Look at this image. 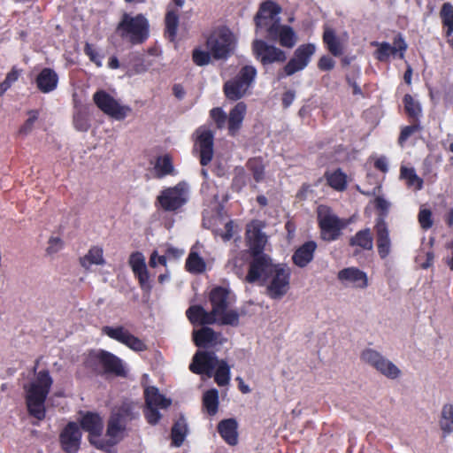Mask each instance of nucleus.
Listing matches in <instances>:
<instances>
[{"mask_svg":"<svg viewBox=\"0 0 453 453\" xmlns=\"http://www.w3.org/2000/svg\"><path fill=\"white\" fill-rule=\"evenodd\" d=\"M361 359L388 379H396L401 374L400 369L395 364L372 349L363 350Z\"/></svg>","mask_w":453,"mask_h":453,"instance_id":"obj_12","label":"nucleus"},{"mask_svg":"<svg viewBox=\"0 0 453 453\" xmlns=\"http://www.w3.org/2000/svg\"><path fill=\"white\" fill-rule=\"evenodd\" d=\"M21 74V70L16 66H12L11 71L7 73L4 81L0 83V96H3L16 82Z\"/></svg>","mask_w":453,"mask_h":453,"instance_id":"obj_53","label":"nucleus"},{"mask_svg":"<svg viewBox=\"0 0 453 453\" xmlns=\"http://www.w3.org/2000/svg\"><path fill=\"white\" fill-rule=\"evenodd\" d=\"M317 219L320 238L327 242L338 240L346 226L343 220L334 213L331 207L324 204L317 208Z\"/></svg>","mask_w":453,"mask_h":453,"instance_id":"obj_6","label":"nucleus"},{"mask_svg":"<svg viewBox=\"0 0 453 453\" xmlns=\"http://www.w3.org/2000/svg\"><path fill=\"white\" fill-rule=\"evenodd\" d=\"M116 32L122 39L127 40L132 45L145 42L150 36V24L143 14L133 17L125 12L118 23Z\"/></svg>","mask_w":453,"mask_h":453,"instance_id":"obj_3","label":"nucleus"},{"mask_svg":"<svg viewBox=\"0 0 453 453\" xmlns=\"http://www.w3.org/2000/svg\"><path fill=\"white\" fill-rule=\"evenodd\" d=\"M219 391L211 388L204 392L202 400L203 410L211 417L215 416L219 411Z\"/></svg>","mask_w":453,"mask_h":453,"instance_id":"obj_39","label":"nucleus"},{"mask_svg":"<svg viewBox=\"0 0 453 453\" xmlns=\"http://www.w3.org/2000/svg\"><path fill=\"white\" fill-rule=\"evenodd\" d=\"M372 45L377 46L374 52L375 58L380 62H388L390 56L398 54L400 58H403L404 54L408 49V45L402 34L398 33L393 40V45L387 42H373Z\"/></svg>","mask_w":453,"mask_h":453,"instance_id":"obj_15","label":"nucleus"},{"mask_svg":"<svg viewBox=\"0 0 453 453\" xmlns=\"http://www.w3.org/2000/svg\"><path fill=\"white\" fill-rule=\"evenodd\" d=\"M440 427L443 436H447L453 432V405L450 403L444 404L441 410L440 420Z\"/></svg>","mask_w":453,"mask_h":453,"instance_id":"obj_43","label":"nucleus"},{"mask_svg":"<svg viewBox=\"0 0 453 453\" xmlns=\"http://www.w3.org/2000/svg\"><path fill=\"white\" fill-rule=\"evenodd\" d=\"M93 101L104 113L117 120L124 119L132 111L127 105H120L113 96L103 89L93 95Z\"/></svg>","mask_w":453,"mask_h":453,"instance_id":"obj_10","label":"nucleus"},{"mask_svg":"<svg viewBox=\"0 0 453 453\" xmlns=\"http://www.w3.org/2000/svg\"><path fill=\"white\" fill-rule=\"evenodd\" d=\"M186 316L192 325H212L218 322V319L211 311H206L205 309L199 304L191 305L186 311Z\"/></svg>","mask_w":453,"mask_h":453,"instance_id":"obj_27","label":"nucleus"},{"mask_svg":"<svg viewBox=\"0 0 453 453\" xmlns=\"http://www.w3.org/2000/svg\"><path fill=\"white\" fill-rule=\"evenodd\" d=\"M102 331L109 338L117 341L135 352H142L148 349L146 343L142 340L131 334L123 326L115 327L105 326Z\"/></svg>","mask_w":453,"mask_h":453,"instance_id":"obj_13","label":"nucleus"},{"mask_svg":"<svg viewBox=\"0 0 453 453\" xmlns=\"http://www.w3.org/2000/svg\"><path fill=\"white\" fill-rule=\"evenodd\" d=\"M188 434V424L185 417L183 415H180L179 418L174 422L172 431H171V437L173 444L180 447Z\"/></svg>","mask_w":453,"mask_h":453,"instance_id":"obj_40","label":"nucleus"},{"mask_svg":"<svg viewBox=\"0 0 453 453\" xmlns=\"http://www.w3.org/2000/svg\"><path fill=\"white\" fill-rule=\"evenodd\" d=\"M337 278L344 284L356 288H365L368 286L367 274L357 267H347L339 271Z\"/></svg>","mask_w":453,"mask_h":453,"instance_id":"obj_24","label":"nucleus"},{"mask_svg":"<svg viewBox=\"0 0 453 453\" xmlns=\"http://www.w3.org/2000/svg\"><path fill=\"white\" fill-rule=\"evenodd\" d=\"M28 119L19 127L18 134L26 136L32 132L35 122L38 119L39 111L37 110H30L27 111Z\"/></svg>","mask_w":453,"mask_h":453,"instance_id":"obj_55","label":"nucleus"},{"mask_svg":"<svg viewBox=\"0 0 453 453\" xmlns=\"http://www.w3.org/2000/svg\"><path fill=\"white\" fill-rule=\"evenodd\" d=\"M316 249L317 243L314 241L305 242L294 252L293 263L301 268L307 266L312 261Z\"/></svg>","mask_w":453,"mask_h":453,"instance_id":"obj_28","label":"nucleus"},{"mask_svg":"<svg viewBox=\"0 0 453 453\" xmlns=\"http://www.w3.org/2000/svg\"><path fill=\"white\" fill-rule=\"evenodd\" d=\"M211 118L213 119V121L216 124L217 128L222 129L226 122L227 117L225 111L219 108L215 107L212 108L210 111Z\"/></svg>","mask_w":453,"mask_h":453,"instance_id":"obj_59","label":"nucleus"},{"mask_svg":"<svg viewBox=\"0 0 453 453\" xmlns=\"http://www.w3.org/2000/svg\"><path fill=\"white\" fill-rule=\"evenodd\" d=\"M49 247L47 248V252L49 254L55 253L58 251L62 247V241L58 237H51L49 241Z\"/></svg>","mask_w":453,"mask_h":453,"instance_id":"obj_64","label":"nucleus"},{"mask_svg":"<svg viewBox=\"0 0 453 453\" xmlns=\"http://www.w3.org/2000/svg\"><path fill=\"white\" fill-rule=\"evenodd\" d=\"M214 373V380L219 387H225L230 380V366L225 360H219Z\"/></svg>","mask_w":453,"mask_h":453,"instance_id":"obj_49","label":"nucleus"},{"mask_svg":"<svg viewBox=\"0 0 453 453\" xmlns=\"http://www.w3.org/2000/svg\"><path fill=\"white\" fill-rule=\"evenodd\" d=\"M230 295L228 288L217 286L210 291L209 301L211 305V311L219 324L237 326L240 321L239 312L236 310H227L231 299Z\"/></svg>","mask_w":453,"mask_h":453,"instance_id":"obj_4","label":"nucleus"},{"mask_svg":"<svg viewBox=\"0 0 453 453\" xmlns=\"http://www.w3.org/2000/svg\"><path fill=\"white\" fill-rule=\"evenodd\" d=\"M335 62L329 56L324 55L318 61V68L321 71H330L334 67Z\"/></svg>","mask_w":453,"mask_h":453,"instance_id":"obj_61","label":"nucleus"},{"mask_svg":"<svg viewBox=\"0 0 453 453\" xmlns=\"http://www.w3.org/2000/svg\"><path fill=\"white\" fill-rule=\"evenodd\" d=\"M247 106L245 103L239 102L230 111L229 117L227 119L228 123V131L231 135H234L236 132L240 129L241 125L243 121L245 113H246Z\"/></svg>","mask_w":453,"mask_h":453,"instance_id":"obj_32","label":"nucleus"},{"mask_svg":"<svg viewBox=\"0 0 453 453\" xmlns=\"http://www.w3.org/2000/svg\"><path fill=\"white\" fill-rule=\"evenodd\" d=\"M251 257L245 280L249 283H266L277 265L273 263L267 254H251Z\"/></svg>","mask_w":453,"mask_h":453,"instance_id":"obj_8","label":"nucleus"},{"mask_svg":"<svg viewBox=\"0 0 453 453\" xmlns=\"http://www.w3.org/2000/svg\"><path fill=\"white\" fill-rule=\"evenodd\" d=\"M129 265L139 281L141 288L150 292L152 287L150 284V275L142 253L139 251L133 252L129 257Z\"/></svg>","mask_w":453,"mask_h":453,"instance_id":"obj_22","label":"nucleus"},{"mask_svg":"<svg viewBox=\"0 0 453 453\" xmlns=\"http://www.w3.org/2000/svg\"><path fill=\"white\" fill-rule=\"evenodd\" d=\"M84 52L88 57L89 60L95 63L97 66H101V61L98 53L89 43L84 46Z\"/></svg>","mask_w":453,"mask_h":453,"instance_id":"obj_62","label":"nucleus"},{"mask_svg":"<svg viewBox=\"0 0 453 453\" xmlns=\"http://www.w3.org/2000/svg\"><path fill=\"white\" fill-rule=\"evenodd\" d=\"M315 45L312 43L302 44L295 50L293 57L298 60L303 67H306L312 55L315 53Z\"/></svg>","mask_w":453,"mask_h":453,"instance_id":"obj_48","label":"nucleus"},{"mask_svg":"<svg viewBox=\"0 0 453 453\" xmlns=\"http://www.w3.org/2000/svg\"><path fill=\"white\" fill-rule=\"evenodd\" d=\"M266 38L271 42H279L280 46L288 49L293 48L297 41L294 29L290 26L279 23L277 20L268 28Z\"/></svg>","mask_w":453,"mask_h":453,"instance_id":"obj_20","label":"nucleus"},{"mask_svg":"<svg viewBox=\"0 0 453 453\" xmlns=\"http://www.w3.org/2000/svg\"><path fill=\"white\" fill-rule=\"evenodd\" d=\"M235 45L234 35L226 27L213 30L205 40V47L215 60L227 59L234 53Z\"/></svg>","mask_w":453,"mask_h":453,"instance_id":"obj_5","label":"nucleus"},{"mask_svg":"<svg viewBox=\"0 0 453 453\" xmlns=\"http://www.w3.org/2000/svg\"><path fill=\"white\" fill-rule=\"evenodd\" d=\"M257 74V72L255 66L246 65L240 69L234 78L250 89L256 80Z\"/></svg>","mask_w":453,"mask_h":453,"instance_id":"obj_47","label":"nucleus"},{"mask_svg":"<svg viewBox=\"0 0 453 453\" xmlns=\"http://www.w3.org/2000/svg\"><path fill=\"white\" fill-rule=\"evenodd\" d=\"M405 113L411 120H419L422 113L420 104L416 101L410 94H406L403 98Z\"/></svg>","mask_w":453,"mask_h":453,"instance_id":"obj_45","label":"nucleus"},{"mask_svg":"<svg viewBox=\"0 0 453 453\" xmlns=\"http://www.w3.org/2000/svg\"><path fill=\"white\" fill-rule=\"evenodd\" d=\"M218 358L214 352L198 350L189 365V370L195 374L211 375L216 367Z\"/></svg>","mask_w":453,"mask_h":453,"instance_id":"obj_21","label":"nucleus"},{"mask_svg":"<svg viewBox=\"0 0 453 453\" xmlns=\"http://www.w3.org/2000/svg\"><path fill=\"white\" fill-rule=\"evenodd\" d=\"M251 50L254 58L265 70L269 65L282 64L287 60V54L283 50L262 39L253 40Z\"/></svg>","mask_w":453,"mask_h":453,"instance_id":"obj_7","label":"nucleus"},{"mask_svg":"<svg viewBox=\"0 0 453 453\" xmlns=\"http://www.w3.org/2000/svg\"><path fill=\"white\" fill-rule=\"evenodd\" d=\"M323 42L327 50L334 57L343 54V45L341 39L336 35L334 29L326 27L323 33Z\"/></svg>","mask_w":453,"mask_h":453,"instance_id":"obj_35","label":"nucleus"},{"mask_svg":"<svg viewBox=\"0 0 453 453\" xmlns=\"http://www.w3.org/2000/svg\"><path fill=\"white\" fill-rule=\"evenodd\" d=\"M349 246L358 247L363 250H371L373 246V239L370 228L357 231L349 242Z\"/></svg>","mask_w":453,"mask_h":453,"instance_id":"obj_37","label":"nucleus"},{"mask_svg":"<svg viewBox=\"0 0 453 453\" xmlns=\"http://www.w3.org/2000/svg\"><path fill=\"white\" fill-rule=\"evenodd\" d=\"M185 267L191 273H201L205 270V263L198 253L190 252L186 260Z\"/></svg>","mask_w":453,"mask_h":453,"instance_id":"obj_50","label":"nucleus"},{"mask_svg":"<svg viewBox=\"0 0 453 453\" xmlns=\"http://www.w3.org/2000/svg\"><path fill=\"white\" fill-rule=\"evenodd\" d=\"M324 178L326 184L336 191H344L348 187L347 174L341 168L334 171H326Z\"/></svg>","mask_w":453,"mask_h":453,"instance_id":"obj_34","label":"nucleus"},{"mask_svg":"<svg viewBox=\"0 0 453 453\" xmlns=\"http://www.w3.org/2000/svg\"><path fill=\"white\" fill-rule=\"evenodd\" d=\"M303 67L298 60H296L294 57L291 58L288 62L285 65L283 69L277 73L278 81L285 78L286 76H291L295 74L296 72L303 70Z\"/></svg>","mask_w":453,"mask_h":453,"instance_id":"obj_52","label":"nucleus"},{"mask_svg":"<svg viewBox=\"0 0 453 453\" xmlns=\"http://www.w3.org/2000/svg\"><path fill=\"white\" fill-rule=\"evenodd\" d=\"M441 23L445 28L446 37H450L453 33V5L450 3H444L440 11Z\"/></svg>","mask_w":453,"mask_h":453,"instance_id":"obj_46","label":"nucleus"},{"mask_svg":"<svg viewBox=\"0 0 453 453\" xmlns=\"http://www.w3.org/2000/svg\"><path fill=\"white\" fill-rule=\"evenodd\" d=\"M247 169L252 173L253 179L259 183L264 180L265 173V165L261 157H254L246 162Z\"/></svg>","mask_w":453,"mask_h":453,"instance_id":"obj_44","label":"nucleus"},{"mask_svg":"<svg viewBox=\"0 0 453 453\" xmlns=\"http://www.w3.org/2000/svg\"><path fill=\"white\" fill-rule=\"evenodd\" d=\"M165 35L173 42L177 35L179 27V13L175 10H168L165 18Z\"/></svg>","mask_w":453,"mask_h":453,"instance_id":"obj_42","label":"nucleus"},{"mask_svg":"<svg viewBox=\"0 0 453 453\" xmlns=\"http://www.w3.org/2000/svg\"><path fill=\"white\" fill-rule=\"evenodd\" d=\"M157 199L165 211H176L187 203L184 189L180 185L162 190Z\"/></svg>","mask_w":453,"mask_h":453,"instance_id":"obj_19","label":"nucleus"},{"mask_svg":"<svg viewBox=\"0 0 453 453\" xmlns=\"http://www.w3.org/2000/svg\"><path fill=\"white\" fill-rule=\"evenodd\" d=\"M156 177L158 179L164 178L166 175H173L175 173L172 157L168 154L157 157L154 166Z\"/></svg>","mask_w":453,"mask_h":453,"instance_id":"obj_41","label":"nucleus"},{"mask_svg":"<svg viewBox=\"0 0 453 453\" xmlns=\"http://www.w3.org/2000/svg\"><path fill=\"white\" fill-rule=\"evenodd\" d=\"M80 264L85 269H88L92 265H104L103 249L99 246H92L84 257H80Z\"/></svg>","mask_w":453,"mask_h":453,"instance_id":"obj_38","label":"nucleus"},{"mask_svg":"<svg viewBox=\"0 0 453 453\" xmlns=\"http://www.w3.org/2000/svg\"><path fill=\"white\" fill-rule=\"evenodd\" d=\"M212 54L211 50H204L201 47H196L192 50V61L197 66H204L211 62Z\"/></svg>","mask_w":453,"mask_h":453,"instance_id":"obj_51","label":"nucleus"},{"mask_svg":"<svg viewBox=\"0 0 453 453\" xmlns=\"http://www.w3.org/2000/svg\"><path fill=\"white\" fill-rule=\"evenodd\" d=\"M73 125L78 131L86 132L90 127L89 119L86 112L77 111L73 115Z\"/></svg>","mask_w":453,"mask_h":453,"instance_id":"obj_57","label":"nucleus"},{"mask_svg":"<svg viewBox=\"0 0 453 453\" xmlns=\"http://www.w3.org/2000/svg\"><path fill=\"white\" fill-rule=\"evenodd\" d=\"M80 428L88 434V441L96 449L107 450L108 448L99 447L101 442H108V440H99L104 431V420L98 412L86 411L81 413Z\"/></svg>","mask_w":453,"mask_h":453,"instance_id":"obj_9","label":"nucleus"},{"mask_svg":"<svg viewBox=\"0 0 453 453\" xmlns=\"http://www.w3.org/2000/svg\"><path fill=\"white\" fill-rule=\"evenodd\" d=\"M290 281V271L284 265L278 264L270 274L267 281L266 295L272 299H280L288 288Z\"/></svg>","mask_w":453,"mask_h":453,"instance_id":"obj_11","label":"nucleus"},{"mask_svg":"<svg viewBox=\"0 0 453 453\" xmlns=\"http://www.w3.org/2000/svg\"><path fill=\"white\" fill-rule=\"evenodd\" d=\"M422 129V127L419 123V120H412V123L409 126H405L401 129L398 143L403 145L412 134L417 132H419Z\"/></svg>","mask_w":453,"mask_h":453,"instance_id":"obj_54","label":"nucleus"},{"mask_svg":"<svg viewBox=\"0 0 453 453\" xmlns=\"http://www.w3.org/2000/svg\"><path fill=\"white\" fill-rule=\"evenodd\" d=\"M238 424L234 418H226L218 424V432L222 439L229 445L234 446L238 442Z\"/></svg>","mask_w":453,"mask_h":453,"instance_id":"obj_29","label":"nucleus"},{"mask_svg":"<svg viewBox=\"0 0 453 453\" xmlns=\"http://www.w3.org/2000/svg\"><path fill=\"white\" fill-rule=\"evenodd\" d=\"M418 221L423 230L430 229L434 225L433 214L430 209L421 207L418 213Z\"/></svg>","mask_w":453,"mask_h":453,"instance_id":"obj_56","label":"nucleus"},{"mask_svg":"<svg viewBox=\"0 0 453 453\" xmlns=\"http://www.w3.org/2000/svg\"><path fill=\"white\" fill-rule=\"evenodd\" d=\"M53 384L49 370L36 373L35 379L24 386L25 402L30 417L42 421L46 417L45 402Z\"/></svg>","mask_w":453,"mask_h":453,"instance_id":"obj_1","label":"nucleus"},{"mask_svg":"<svg viewBox=\"0 0 453 453\" xmlns=\"http://www.w3.org/2000/svg\"><path fill=\"white\" fill-rule=\"evenodd\" d=\"M196 134L194 150L198 152L201 165L206 166L213 157L214 134L210 129L203 127L196 130Z\"/></svg>","mask_w":453,"mask_h":453,"instance_id":"obj_17","label":"nucleus"},{"mask_svg":"<svg viewBox=\"0 0 453 453\" xmlns=\"http://www.w3.org/2000/svg\"><path fill=\"white\" fill-rule=\"evenodd\" d=\"M247 184V177L243 167H236L234 169V176L233 178L232 187L236 191H241Z\"/></svg>","mask_w":453,"mask_h":453,"instance_id":"obj_58","label":"nucleus"},{"mask_svg":"<svg viewBox=\"0 0 453 453\" xmlns=\"http://www.w3.org/2000/svg\"><path fill=\"white\" fill-rule=\"evenodd\" d=\"M93 353H96L95 360L103 368L104 374L115 377L127 376L123 361L119 357L104 349H99Z\"/></svg>","mask_w":453,"mask_h":453,"instance_id":"obj_18","label":"nucleus"},{"mask_svg":"<svg viewBox=\"0 0 453 453\" xmlns=\"http://www.w3.org/2000/svg\"><path fill=\"white\" fill-rule=\"evenodd\" d=\"M400 179L405 181L408 188L419 191L423 188L424 180L417 173L413 167L402 165L400 168Z\"/></svg>","mask_w":453,"mask_h":453,"instance_id":"obj_36","label":"nucleus"},{"mask_svg":"<svg viewBox=\"0 0 453 453\" xmlns=\"http://www.w3.org/2000/svg\"><path fill=\"white\" fill-rule=\"evenodd\" d=\"M159 407L146 406L144 409V417L147 422L150 425H156L161 418V414L158 411Z\"/></svg>","mask_w":453,"mask_h":453,"instance_id":"obj_60","label":"nucleus"},{"mask_svg":"<svg viewBox=\"0 0 453 453\" xmlns=\"http://www.w3.org/2000/svg\"><path fill=\"white\" fill-rule=\"evenodd\" d=\"M135 418L136 414L134 411L132 403L124 402L114 408L107 422L106 435L109 437L108 442H101L99 447L110 448L118 444L123 439V433L127 429V425Z\"/></svg>","mask_w":453,"mask_h":453,"instance_id":"obj_2","label":"nucleus"},{"mask_svg":"<svg viewBox=\"0 0 453 453\" xmlns=\"http://www.w3.org/2000/svg\"><path fill=\"white\" fill-rule=\"evenodd\" d=\"M143 394L146 406L166 409L172 404V400L162 395L155 386L146 387Z\"/></svg>","mask_w":453,"mask_h":453,"instance_id":"obj_30","label":"nucleus"},{"mask_svg":"<svg viewBox=\"0 0 453 453\" xmlns=\"http://www.w3.org/2000/svg\"><path fill=\"white\" fill-rule=\"evenodd\" d=\"M281 6L273 0H265L259 4L258 11L254 17V23L258 28H265L268 35V28L276 20L280 23L279 15L281 13Z\"/></svg>","mask_w":453,"mask_h":453,"instance_id":"obj_14","label":"nucleus"},{"mask_svg":"<svg viewBox=\"0 0 453 453\" xmlns=\"http://www.w3.org/2000/svg\"><path fill=\"white\" fill-rule=\"evenodd\" d=\"M82 433L76 422H68L58 435L61 449L65 453H77L81 449Z\"/></svg>","mask_w":453,"mask_h":453,"instance_id":"obj_16","label":"nucleus"},{"mask_svg":"<svg viewBox=\"0 0 453 453\" xmlns=\"http://www.w3.org/2000/svg\"><path fill=\"white\" fill-rule=\"evenodd\" d=\"M35 84L40 92L43 94L50 93L58 88V75L54 69L44 67L37 74Z\"/></svg>","mask_w":453,"mask_h":453,"instance_id":"obj_26","label":"nucleus"},{"mask_svg":"<svg viewBox=\"0 0 453 453\" xmlns=\"http://www.w3.org/2000/svg\"><path fill=\"white\" fill-rule=\"evenodd\" d=\"M220 334L215 332L212 328L203 326L198 330L192 333V340L198 348L209 349L215 347L219 342V337Z\"/></svg>","mask_w":453,"mask_h":453,"instance_id":"obj_25","label":"nucleus"},{"mask_svg":"<svg viewBox=\"0 0 453 453\" xmlns=\"http://www.w3.org/2000/svg\"><path fill=\"white\" fill-rule=\"evenodd\" d=\"M166 265V257L165 256H158L157 251H153L150 255L149 265L150 267H156L157 265Z\"/></svg>","mask_w":453,"mask_h":453,"instance_id":"obj_63","label":"nucleus"},{"mask_svg":"<svg viewBox=\"0 0 453 453\" xmlns=\"http://www.w3.org/2000/svg\"><path fill=\"white\" fill-rule=\"evenodd\" d=\"M249 91V88L240 83L234 78L228 80L223 85V92L226 99L236 102L242 98Z\"/></svg>","mask_w":453,"mask_h":453,"instance_id":"obj_33","label":"nucleus"},{"mask_svg":"<svg viewBox=\"0 0 453 453\" xmlns=\"http://www.w3.org/2000/svg\"><path fill=\"white\" fill-rule=\"evenodd\" d=\"M374 230L378 254L381 259H385L390 253L391 241L388 224L383 218L376 219Z\"/></svg>","mask_w":453,"mask_h":453,"instance_id":"obj_23","label":"nucleus"},{"mask_svg":"<svg viewBox=\"0 0 453 453\" xmlns=\"http://www.w3.org/2000/svg\"><path fill=\"white\" fill-rule=\"evenodd\" d=\"M250 242L251 254H265L264 249L266 243V236L258 226L249 228L246 233Z\"/></svg>","mask_w":453,"mask_h":453,"instance_id":"obj_31","label":"nucleus"}]
</instances>
